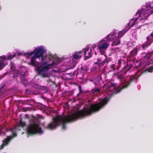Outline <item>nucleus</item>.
Segmentation results:
<instances>
[{"instance_id": "obj_1", "label": "nucleus", "mask_w": 153, "mask_h": 153, "mask_svg": "<svg viewBox=\"0 0 153 153\" xmlns=\"http://www.w3.org/2000/svg\"><path fill=\"white\" fill-rule=\"evenodd\" d=\"M109 100V98L105 97L101 101L94 104H91L89 107H85L83 109L71 115L68 114L67 116L64 115L58 116L53 117V121L48 123L44 127L46 129L52 130L55 128L62 123V128L65 130L66 129L65 124L67 123L98 112L107 105Z\"/></svg>"}, {"instance_id": "obj_2", "label": "nucleus", "mask_w": 153, "mask_h": 153, "mask_svg": "<svg viewBox=\"0 0 153 153\" xmlns=\"http://www.w3.org/2000/svg\"><path fill=\"white\" fill-rule=\"evenodd\" d=\"M45 50L42 47L37 48L30 53L25 54V55L28 58V57L34 54L31 59L30 62L29 64L36 67V71L38 74L42 71H44L48 69V67L45 65L46 62H44V58L43 57Z\"/></svg>"}, {"instance_id": "obj_3", "label": "nucleus", "mask_w": 153, "mask_h": 153, "mask_svg": "<svg viewBox=\"0 0 153 153\" xmlns=\"http://www.w3.org/2000/svg\"><path fill=\"white\" fill-rule=\"evenodd\" d=\"M5 130L6 132L11 131L12 134L7 135L6 137L2 140V143L0 146L1 149H3L5 146H8L13 140L17 136V134L14 128H10L8 129L6 127Z\"/></svg>"}, {"instance_id": "obj_4", "label": "nucleus", "mask_w": 153, "mask_h": 153, "mask_svg": "<svg viewBox=\"0 0 153 153\" xmlns=\"http://www.w3.org/2000/svg\"><path fill=\"white\" fill-rule=\"evenodd\" d=\"M27 131L28 137L29 135L38 133L40 134L43 133V131L39 127V125L35 123L30 124L27 128Z\"/></svg>"}, {"instance_id": "obj_5", "label": "nucleus", "mask_w": 153, "mask_h": 153, "mask_svg": "<svg viewBox=\"0 0 153 153\" xmlns=\"http://www.w3.org/2000/svg\"><path fill=\"white\" fill-rule=\"evenodd\" d=\"M153 55V50L152 51L147 53L141 59V63L145 66H147L152 64L153 63V58L152 57Z\"/></svg>"}, {"instance_id": "obj_6", "label": "nucleus", "mask_w": 153, "mask_h": 153, "mask_svg": "<svg viewBox=\"0 0 153 153\" xmlns=\"http://www.w3.org/2000/svg\"><path fill=\"white\" fill-rule=\"evenodd\" d=\"M109 45V44L106 39H103L100 41L97 47L102 54H103Z\"/></svg>"}, {"instance_id": "obj_7", "label": "nucleus", "mask_w": 153, "mask_h": 153, "mask_svg": "<svg viewBox=\"0 0 153 153\" xmlns=\"http://www.w3.org/2000/svg\"><path fill=\"white\" fill-rule=\"evenodd\" d=\"M138 77L136 75H134L131 76L128 80L127 83L121 87V88L118 90L117 91V92H120L122 89L126 88L129 86L132 82H136L138 80Z\"/></svg>"}, {"instance_id": "obj_8", "label": "nucleus", "mask_w": 153, "mask_h": 153, "mask_svg": "<svg viewBox=\"0 0 153 153\" xmlns=\"http://www.w3.org/2000/svg\"><path fill=\"white\" fill-rule=\"evenodd\" d=\"M82 54H84V59L86 60L91 57L92 53H91L92 49H90L89 47L83 49L82 50Z\"/></svg>"}, {"instance_id": "obj_9", "label": "nucleus", "mask_w": 153, "mask_h": 153, "mask_svg": "<svg viewBox=\"0 0 153 153\" xmlns=\"http://www.w3.org/2000/svg\"><path fill=\"white\" fill-rule=\"evenodd\" d=\"M125 74H126L125 72H124L123 71L121 70L120 72L116 73L114 76L117 79L121 82L124 79V75Z\"/></svg>"}, {"instance_id": "obj_10", "label": "nucleus", "mask_w": 153, "mask_h": 153, "mask_svg": "<svg viewBox=\"0 0 153 153\" xmlns=\"http://www.w3.org/2000/svg\"><path fill=\"white\" fill-rule=\"evenodd\" d=\"M149 12L148 10L142 9L138 11V12L136 13V15H138V17L142 15H143L145 16H149L150 14H152V13H151L150 14H148Z\"/></svg>"}, {"instance_id": "obj_11", "label": "nucleus", "mask_w": 153, "mask_h": 153, "mask_svg": "<svg viewBox=\"0 0 153 153\" xmlns=\"http://www.w3.org/2000/svg\"><path fill=\"white\" fill-rule=\"evenodd\" d=\"M126 64V62L123 60L121 59L118 60L117 65L116 66L117 70H119L121 67L123 68Z\"/></svg>"}, {"instance_id": "obj_12", "label": "nucleus", "mask_w": 153, "mask_h": 153, "mask_svg": "<svg viewBox=\"0 0 153 153\" xmlns=\"http://www.w3.org/2000/svg\"><path fill=\"white\" fill-rule=\"evenodd\" d=\"M132 67V65L131 64H128V62H126V64L125 65L124 67L122 68L121 70L123 71L124 72H125L126 74L127 72Z\"/></svg>"}, {"instance_id": "obj_13", "label": "nucleus", "mask_w": 153, "mask_h": 153, "mask_svg": "<svg viewBox=\"0 0 153 153\" xmlns=\"http://www.w3.org/2000/svg\"><path fill=\"white\" fill-rule=\"evenodd\" d=\"M56 58V55H53L52 54H51L48 55H47L45 56V60L47 61H51L52 60H55Z\"/></svg>"}, {"instance_id": "obj_14", "label": "nucleus", "mask_w": 153, "mask_h": 153, "mask_svg": "<svg viewBox=\"0 0 153 153\" xmlns=\"http://www.w3.org/2000/svg\"><path fill=\"white\" fill-rule=\"evenodd\" d=\"M82 55V51H79L78 52H75L73 55V57L74 59H78L81 58Z\"/></svg>"}, {"instance_id": "obj_15", "label": "nucleus", "mask_w": 153, "mask_h": 153, "mask_svg": "<svg viewBox=\"0 0 153 153\" xmlns=\"http://www.w3.org/2000/svg\"><path fill=\"white\" fill-rule=\"evenodd\" d=\"M88 70V68L87 66L85 65H82L80 69L78 68L77 69V74H79V73L81 72H83L84 71H87Z\"/></svg>"}, {"instance_id": "obj_16", "label": "nucleus", "mask_w": 153, "mask_h": 153, "mask_svg": "<svg viewBox=\"0 0 153 153\" xmlns=\"http://www.w3.org/2000/svg\"><path fill=\"white\" fill-rule=\"evenodd\" d=\"M5 61L2 56L0 57V70L2 69L6 65Z\"/></svg>"}, {"instance_id": "obj_17", "label": "nucleus", "mask_w": 153, "mask_h": 153, "mask_svg": "<svg viewBox=\"0 0 153 153\" xmlns=\"http://www.w3.org/2000/svg\"><path fill=\"white\" fill-rule=\"evenodd\" d=\"M117 84V83L115 82L113 83L112 82L109 83L106 86H105L104 88L108 89H110L111 87H114V88L116 89H117L116 86H115Z\"/></svg>"}, {"instance_id": "obj_18", "label": "nucleus", "mask_w": 153, "mask_h": 153, "mask_svg": "<svg viewBox=\"0 0 153 153\" xmlns=\"http://www.w3.org/2000/svg\"><path fill=\"white\" fill-rule=\"evenodd\" d=\"M114 37V34L111 33L108 35L104 39H106L107 40H106L108 42H111L112 41Z\"/></svg>"}, {"instance_id": "obj_19", "label": "nucleus", "mask_w": 153, "mask_h": 153, "mask_svg": "<svg viewBox=\"0 0 153 153\" xmlns=\"http://www.w3.org/2000/svg\"><path fill=\"white\" fill-rule=\"evenodd\" d=\"M151 42L149 41H147V42H145V43L142 45L143 50H145V49L147 48L148 46L151 45Z\"/></svg>"}, {"instance_id": "obj_20", "label": "nucleus", "mask_w": 153, "mask_h": 153, "mask_svg": "<svg viewBox=\"0 0 153 153\" xmlns=\"http://www.w3.org/2000/svg\"><path fill=\"white\" fill-rule=\"evenodd\" d=\"M15 56V54H13V55L12 54H10L9 55H8L7 56H1L3 58H4V60L6 61V60L8 59L10 60L12 59Z\"/></svg>"}, {"instance_id": "obj_21", "label": "nucleus", "mask_w": 153, "mask_h": 153, "mask_svg": "<svg viewBox=\"0 0 153 153\" xmlns=\"http://www.w3.org/2000/svg\"><path fill=\"white\" fill-rule=\"evenodd\" d=\"M120 43V39L117 38L115 40L113 41L111 45L112 46H117Z\"/></svg>"}, {"instance_id": "obj_22", "label": "nucleus", "mask_w": 153, "mask_h": 153, "mask_svg": "<svg viewBox=\"0 0 153 153\" xmlns=\"http://www.w3.org/2000/svg\"><path fill=\"white\" fill-rule=\"evenodd\" d=\"M108 59H105L104 60L101 61L100 63L97 65V66L99 67H100L103 65L105 63L108 62Z\"/></svg>"}, {"instance_id": "obj_23", "label": "nucleus", "mask_w": 153, "mask_h": 153, "mask_svg": "<svg viewBox=\"0 0 153 153\" xmlns=\"http://www.w3.org/2000/svg\"><path fill=\"white\" fill-rule=\"evenodd\" d=\"M137 49L136 48H134L130 53L131 54V56H133L136 55L137 53Z\"/></svg>"}, {"instance_id": "obj_24", "label": "nucleus", "mask_w": 153, "mask_h": 153, "mask_svg": "<svg viewBox=\"0 0 153 153\" xmlns=\"http://www.w3.org/2000/svg\"><path fill=\"white\" fill-rule=\"evenodd\" d=\"M151 38H153V32L151 33L146 38L147 41H149L152 43V41Z\"/></svg>"}, {"instance_id": "obj_25", "label": "nucleus", "mask_w": 153, "mask_h": 153, "mask_svg": "<svg viewBox=\"0 0 153 153\" xmlns=\"http://www.w3.org/2000/svg\"><path fill=\"white\" fill-rule=\"evenodd\" d=\"M145 72L152 73L153 72V66L149 67L146 68L145 71Z\"/></svg>"}, {"instance_id": "obj_26", "label": "nucleus", "mask_w": 153, "mask_h": 153, "mask_svg": "<svg viewBox=\"0 0 153 153\" xmlns=\"http://www.w3.org/2000/svg\"><path fill=\"white\" fill-rule=\"evenodd\" d=\"M79 92L76 96L77 97H79V95L81 94H82L83 93V91L82 90V87L81 86H79Z\"/></svg>"}, {"instance_id": "obj_27", "label": "nucleus", "mask_w": 153, "mask_h": 153, "mask_svg": "<svg viewBox=\"0 0 153 153\" xmlns=\"http://www.w3.org/2000/svg\"><path fill=\"white\" fill-rule=\"evenodd\" d=\"M100 90L98 88H97L92 89L91 92L92 93L94 94L99 93L100 92Z\"/></svg>"}, {"instance_id": "obj_28", "label": "nucleus", "mask_w": 153, "mask_h": 153, "mask_svg": "<svg viewBox=\"0 0 153 153\" xmlns=\"http://www.w3.org/2000/svg\"><path fill=\"white\" fill-rule=\"evenodd\" d=\"M25 122H23L22 120V119H21L18 125V126L19 127H21L22 128H23L25 126Z\"/></svg>"}, {"instance_id": "obj_29", "label": "nucleus", "mask_w": 153, "mask_h": 153, "mask_svg": "<svg viewBox=\"0 0 153 153\" xmlns=\"http://www.w3.org/2000/svg\"><path fill=\"white\" fill-rule=\"evenodd\" d=\"M125 32H124L123 31H120L118 34V38H121L123 36Z\"/></svg>"}, {"instance_id": "obj_30", "label": "nucleus", "mask_w": 153, "mask_h": 153, "mask_svg": "<svg viewBox=\"0 0 153 153\" xmlns=\"http://www.w3.org/2000/svg\"><path fill=\"white\" fill-rule=\"evenodd\" d=\"M43 71H42L40 72V74H38V72H38V75L39 74H40L41 75V76L42 77H43V78H46V77H48V75H47V74H45L44 73H43V74H41V72H42ZM44 72H45V71H44Z\"/></svg>"}, {"instance_id": "obj_31", "label": "nucleus", "mask_w": 153, "mask_h": 153, "mask_svg": "<svg viewBox=\"0 0 153 153\" xmlns=\"http://www.w3.org/2000/svg\"><path fill=\"white\" fill-rule=\"evenodd\" d=\"M10 65V68L12 70H13L15 69V66L13 62H11Z\"/></svg>"}, {"instance_id": "obj_32", "label": "nucleus", "mask_w": 153, "mask_h": 153, "mask_svg": "<svg viewBox=\"0 0 153 153\" xmlns=\"http://www.w3.org/2000/svg\"><path fill=\"white\" fill-rule=\"evenodd\" d=\"M101 61V59H100L98 58L97 59V62H95L94 64H97V65H98L99 63H100Z\"/></svg>"}, {"instance_id": "obj_33", "label": "nucleus", "mask_w": 153, "mask_h": 153, "mask_svg": "<svg viewBox=\"0 0 153 153\" xmlns=\"http://www.w3.org/2000/svg\"><path fill=\"white\" fill-rule=\"evenodd\" d=\"M111 67L114 70H117V68H115V65L114 64L112 65L111 66Z\"/></svg>"}, {"instance_id": "obj_34", "label": "nucleus", "mask_w": 153, "mask_h": 153, "mask_svg": "<svg viewBox=\"0 0 153 153\" xmlns=\"http://www.w3.org/2000/svg\"><path fill=\"white\" fill-rule=\"evenodd\" d=\"M112 50H116V52H119L120 51V48H119L116 47L115 48H112Z\"/></svg>"}, {"instance_id": "obj_35", "label": "nucleus", "mask_w": 153, "mask_h": 153, "mask_svg": "<svg viewBox=\"0 0 153 153\" xmlns=\"http://www.w3.org/2000/svg\"><path fill=\"white\" fill-rule=\"evenodd\" d=\"M18 74H13V77H17L18 76Z\"/></svg>"}, {"instance_id": "obj_36", "label": "nucleus", "mask_w": 153, "mask_h": 153, "mask_svg": "<svg viewBox=\"0 0 153 153\" xmlns=\"http://www.w3.org/2000/svg\"><path fill=\"white\" fill-rule=\"evenodd\" d=\"M137 19H136L134 20V22L132 23V26L134 24V23L135 22H136V21L137 20Z\"/></svg>"}, {"instance_id": "obj_37", "label": "nucleus", "mask_w": 153, "mask_h": 153, "mask_svg": "<svg viewBox=\"0 0 153 153\" xmlns=\"http://www.w3.org/2000/svg\"><path fill=\"white\" fill-rule=\"evenodd\" d=\"M31 101H33V100H27V103H29Z\"/></svg>"}, {"instance_id": "obj_38", "label": "nucleus", "mask_w": 153, "mask_h": 153, "mask_svg": "<svg viewBox=\"0 0 153 153\" xmlns=\"http://www.w3.org/2000/svg\"><path fill=\"white\" fill-rule=\"evenodd\" d=\"M75 65H76V64L74 65H73V67H72L71 68H68V69H72V68H74V67L75 66Z\"/></svg>"}, {"instance_id": "obj_39", "label": "nucleus", "mask_w": 153, "mask_h": 153, "mask_svg": "<svg viewBox=\"0 0 153 153\" xmlns=\"http://www.w3.org/2000/svg\"><path fill=\"white\" fill-rule=\"evenodd\" d=\"M3 134H4V136H5L6 135V133L5 132H3Z\"/></svg>"}, {"instance_id": "obj_40", "label": "nucleus", "mask_w": 153, "mask_h": 153, "mask_svg": "<svg viewBox=\"0 0 153 153\" xmlns=\"http://www.w3.org/2000/svg\"><path fill=\"white\" fill-rule=\"evenodd\" d=\"M2 133V131L1 130H0V136L1 135Z\"/></svg>"}, {"instance_id": "obj_41", "label": "nucleus", "mask_w": 153, "mask_h": 153, "mask_svg": "<svg viewBox=\"0 0 153 153\" xmlns=\"http://www.w3.org/2000/svg\"><path fill=\"white\" fill-rule=\"evenodd\" d=\"M113 52H116V51H117L116 50H112Z\"/></svg>"}, {"instance_id": "obj_42", "label": "nucleus", "mask_w": 153, "mask_h": 153, "mask_svg": "<svg viewBox=\"0 0 153 153\" xmlns=\"http://www.w3.org/2000/svg\"><path fill=\"white\" fill-rule=\"evenodd\" d=\"M94 54H95V55H97V52H94Z\"/></svg>"}, {"instance_id": "obj_43", "label": "nucleus", "mask_w": 153, "mask_h": 153, "mask_svg": "<svg viewBox=\"0 0 153 153\" xmlns=\"http://www.w3.org/2000/svg\"><path fill=\"white\" fill-rule=\"evenodd\" d=\"M24 74H22V76H24Z\"/></svg>"}, {"instance_id": "obj_44", "label": "nucleus", "mask_w": 153, "mask_h": 153, "mask_svg": "<svg viewBox=\"0 0 153 153\" xmlns=\"http://www.w3.org/2000/svg\"><path fill=\"white\" fill-rule=\"evenodd\" d=\"M71 74V73H70L69 74Z\"/></svg>"}]
</instances>
